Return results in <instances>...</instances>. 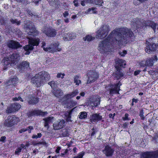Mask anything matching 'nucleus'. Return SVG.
Returning <instances> with one entry per match:
<instances>
[{
	"label": "nucleus",
	"mask_w": 158,
	"mask_h": 158,
	"mask_svg": "<svg viewBox=\"0 0 158 158\" xmlns=\"http://www.w3.org/2000/svg\"><path fill=\"white\" fill-rule=\"evenodd\" d=\"M121 85V84L119 82L116 85H109L106 87V88L107 91H109V94L110 95H113L114 94L118 93V91L120 90L119 87Z\"/></svg>",
	"instance_id": "nucleus-7"
},
{
	"label": "nucleus",
	"mask_w": 158,
	"mask_h": 158,
	"mask_svg": "<svg viewBox=\"0 0 158 158\" xmlns=\"http://www.w3.org/2000/svg\"><path fill=\"white\" fill-rule=\"evenodd\" d=\"M7 19L6 16H0V23L1 24V25H5L6 24Z\"/></svg>",
	"instance_id": "nucleus-32"
},
{
	"label": "nucleus",
	"mask_w": 158,
	"mask_h": 158,
	"mask_svg": "<svg viewBox=\"0 0 158 158\" xmlns=\"http://www.w3.org/2000/svg\"><path fill=\"white\" fill-rule=\"evenodd\" d=\"M127 53V52L125 50H121L119 52V54L122 56H124Z\"/></svg>",
	"instance_id": "nucleus-47"
},
{
	"label": "nucleus",
	"mask_w": 158,
	"mask_h": 158,
	"mask_svg": "<svg viewBox=\"0 0 158 158\" xmlns=\"http://www.w3.org/2000/svg\"><path fill=\"white\" fill-rule=\"evenodd\" d=\"M157 60V57L155 56L154 57L148 59L146 61V66L151 67L153 66L154 63Z\"/></svg>",
	"instance_id": "nucleus-21"
},
{
	"label": "nucleus",
	"mask_w": 158,
	"mask_h": 158,
	"mask_svg": "<svg viewBox=\"0 0 158 158\" xmlns=\"http://www.w3.org/2000/svg\"><path fill=\"white\" fill-rule=\"evenodd\" d=\"M11 116L12 121L13 123V125L17 124L19 121V119L18 118L15 117V116Z\"/></svg>",
	"instance_id": "nucleus-34"
},
{
	"label": "nucleus",
	"mask_w": 158,
	"mask_h": 158,
	"mask_svg": "<svg viewBox=\"0 0 158 158\" xmlns=\"http://www.w3.org/2000/svg\"><path fill=\"white\" fill-rule=\"evenodd\" d=\"M49 4L55 8H59L60 6V2L58 0H47Z\"/></svg>",
	"instance_id": "nucleus-19"
},
{
	"label": "nucleus",
	"mask_w": 158,
	"mask_h": 158,
	"mask_svg": "<svg viewBox=\"0 0 158 158\" xmlns=\"http://www.w3.org/2000/svg\"><path fill=\"white\" fill-rule=\"evenodd\" d=\"M20 59V56L17 53L13 54L10 57H5L2 60L4 66V69H6L10 65L12 66H17L18 65V63Z\"/></svg>",
	"instance_id": "nucleus-5"
},
{
	"label": "nucleus",
	"mask_w": 158,
	"mask_h": 158,
	"mask_svg": "<svg viewBox=\"0 0 158 158\" xmlns=\"http://www.w3.org/2000/svg\"><path fill=\"white\" fill-rule=\"evenodd\" d=\"M110 30L108 25H102L97 32V37L101 39L105 38L107 35Z\"/></svg>",
	"instance_id": "nucleus-6"
},
{
	"label": "nucleus",
	"mask_w": 158,
	"mask_h": 158,
	"mask_svg": "<svg viewBox=\"0 0 158 158\" xmlns=\"http://www.w3.org/2000/svg\"><path fill=\"white\" fill-rule=\"evenodd\" d=\"M83 39L84 41H87L89 42L93 40L94 39V37H93L90 35H88L85 36V37H83Z\"/></svg>",
	"instance_id": "nucleus-35"
},
{
	"label": "nucleus",
	"mask_w": 158,
	"mask_h": 158,
	"mask_svg": "<svg viewBox=\"0 0 158 158\" xmlns=\"http://www.w3.org/2000/svg\"><path fill=\"white\" fill-rule=\"evenodd\" d=\"M21 108L20 105L17 103H15L11 105L10 106L7 108V113H11L18 110Z\"/></svg>",
	"instance_id": "nucleus-11"
},
{
	"label": "nucleus",
	"mask_w": 158,
	"mask_h": 158,
	"mask_svg": "<svg viewBox=\"0 0 158 158\" xmlns=\"http://www.w3.org/2000/svg\"><path fill=\"white\" fill-rule=\"evenodd\" d=\"M10 22L12 24H16L17 25H19L21 23V22L19 21H18L16 19H14L11 18L10 19Z\"/></svg>",
	"instance_id": "nucleus-38"
},
{
	"label": "nucleus",
	"mask_w": 158,
	"mask_h": 158,
	"mask_svg": "<svg viewBox=\"0 0 158 158\" xmlns=\"http://www.w3.org/2000/svg\"><path fill=\"white\" fill-rule=\"evenodd\" d=\"M133 25L134 28L137 29L141 27L144 29L147 26H150L154 30L156 29V24L150 21H145L143 19L139 18H136L133 19Z\"/></svg>",
	"instance_id": "nucleus-4"
},
{
	"label": "nucleus",
	"mask_w": 158,
	"mask_h": 158,
	"mask_svg": "<svg viewBox=\"0 0 158 158\" xmlns=\"http://www.w3.org/2000/svg\"><path fill=\"white\" fill-rule=\"evenodd\" d=\"M134 34L130 29L126 27L116 28L109 35L107 38L102 41L99 45V49H106L109 43L114 41V44L117 43L120 45H123L129 41L130 38Z\"/></svg>",
	"instance_id": "nucleus-1"
},
{
	"label": "nucleus",
	"mask_w": 158,
	"mask_h": 158,
	"mask_svg": "<svg viewBox=\"0 0 158 158\" xmlns=\"http://www.w3.org/2000/svg\"><path fill=\"white\" fill-rule=\"evenodd\" d=\"M114 76L117 78V80L119 79L121 77H123V75L120 71L117 70L114 74Z\"/></svg>",
	"instance_id": "nucleus-31"
},
{
	"label": "nucleus",
	"mask_w": 158,
	"mask_h": 158,
	"mask_svg": "<svg viewBox=\"0 0 158 158\" xmlns=\"http://www.w3.org/2000/svg\"><path fill=\"white\" fill-rule=\"evenodd\" d=\"M86 12L88 14L96 13L97 11L95 10V8L92 7L89 8L86 11Z\"/></svg>",
	"instance_id": "nucleus-40"
},
{
	"label": "nucleus",
	"mask_w": 158,
	"mask_h": 158,
	"mask_svg": "<svg viewBox=\"0 0 158 158\" xmlns=\"http://www.w3.org/2000/svg\"><path fill=\"white\" fill-rule=\"evenodd\" d=\"M43 120L45 121L44 126L45 127H47L48 128L49 124L52 123L54 121V118L52 117L45 118Z\"/></svg>",
	"instance_id": "nucleus-22"
},
{
	"label": "nucleus",
	"mask_w": 158,
	"mask_h": 158,
	"mask_svg": "<svg viewBox=\"0 0 158 158\" xmlns=\"http://www.w3.org/2000/svg\"><path fill=\"white\" fill-rule=\"evenodd\" d=\"M64 21L65 23H68L69 22V20L68 19L66 18L64 19Z\"/></svg>",
	"instance_id": "nucleus-63"
},
{
	"label": "nucleus",
	"mask_w": 158,
	"mask_h": 158,
	"mask_svg": "<svg viewBox=\"0 0 158 158\" xmlns=\"http://www.w3.org/2000/svg\"><path fill=\"white\" fill-rule=\"evenodd\" d=\"M64 120H59L53 124L54 129L58 130L62 128L64 125Z\"/></svg>",
	"instance_id": "nucleus-14"
},
{
	"label": "nucleus",
	"mask_w": 158,
	"mask_h": 158,
	"mask_svg": "<svg viewBox=\"0 0 158 158\" xmlns=\"http://www.w3.org/2000/svg\"><path fill=\"white\" fill-rule=\"evenodd\" d=\"M129 115L128 114L126 113L125 114V116L124 117H123V120L125 121L126 120H129V118H128V116Z\"/></svg>",
	"instance_id": "nucleus-53"
},
{
	"label": "nucleus",
	"mask_w": 158,
	"mask_h": 158,
	"mask_svg": "<svg viewBox=\"0 0 158 158\" xmlns=\"http://www.w3.org/2000/svg\"><path fill=\"white\" fill-rule=\"evenodd\" d=\"M29 63L27 61H23L19 65H17V67L19 69L23 70L29 67Z\"/></svg>",
	"instance_id": "nucleus-20"
},
{
	"label": "nucleus",
	"mask_w": 158,
	"mask_h": 158,
	"mask_svg": "<svg viewBox=\"0 0 158 158\" xmlns=\"http://www.w3.org/2000/svg\"><path fill=\"white\" fill-rule=\"evenodd\" d=\"M76 36V34L72 32H69L68 34H64L63 36V39L64 40L67 41L68 40V38L69 39H74Z\"/></svg>",
	"instance_id": "nucleus-17"
},
{
	"label": "nucleus",
	"mask_w": 158,
	"mask_h": 158,
	"mask_svg": "<svg viewBox=\"0 0 158 158\" xmlns=\"http://www.w3.org/2000/svg\"><path fill=\"white\" fill-rule=\"evenodd\" d=\"M139 65L141 67H144L146 66V61L144 60H142L139 64Z\"/></svg>",
	"instance_id": "nucleus-48"
},
{
	"label": "nucleus",
	"mask_w": 158,
	"mask_h": 158,
	"mask_svg": "<svg viewBox=\"0 0 158 158\" xmlns=\"http://www.w3.org/2000/svg\"><path fill=\"white\" fill-rule=\"evenodd\" d=\"M61 148L59 147H58L56 149V152L57 153H59V151L60 150Z\"/></svg>",
	"instance_id": "nucleus-57"
},
{
	"label": "nucleus",
	"mask_w": 158,
	"mask_h": 158,
	"mask_svg": "<svg viewBox=\"0 0 158 158\" xmlns=\"http://www.w3.org/2000/svg\"><path fill=\"white\" fill-rule=\"evenodd\" d=\"M27 100L28 102L31 104H36L38 102V99L37 98L33 96L28 98Z\"/></svg>",
	"instance_id": "nucleus-24"
},
{
	"label": "nucleus",
	"mask_w": 158,
	"mask_h": 158,
	"mask_svg": "<svg viewBox=\"0 0 158 158\" xmlns=\"http://www.w3.org/2000/svg\"><path fill=\"white\" fill-rule=\"evenodd\" d=\"M27 13L31 16H36V17L38 16V15L36 13H35V12H32V11L29 10H28L27 11Z\"/></svg>",
	"instance_id": "nucleus-42"
},
{
	"label": "nucleus",
	"mask_w": 158,
	"mask_h": 158,
	"mask_svg": "<svg viewBox=\"0 0 158 158\" xmlns=\"http://www.w3.org/2000/svg\"><path fill=\"white\" fill-rule=\"evenodd\" d=\"M84 155V152H81L78 154V156H75L74 158H82Z\"/></svg>",
	"instance_id": "nucleus-49"
},
{
	"label": "nucleus",
	"mask_w": 158,
	"mask_h": 158,
	"mask_svg": "<svg viewBox=\"0 0 158 158\" xmlns=\"http://www.w3.org/2000/svg\"><path fill=\"white\" fill-rule=\"evenodd\" d=\"M29 50H24V52H23V55H29L30 53V52L29 51Z\"/></svg>",
	"instance_id": "nucleus-54"
},
{
	"label": "nucleus",
	"mask_w": 158,
	"mask_h": 158,
	"mask_svg": "<svg viewBox=\"0 0 158 158\" xmlns=\"http://www.w3.org/2000/svg\"><path fill=\"white\" fill-rule=\"evenodd\" d=\"M88 79L87 83H90L94 81L98 77V74L94 71H89L87 74Z\"/></svg>",
	"instance_id": "nucleus-8"
},
{
	"label": "nucleus",
	"mask_w": 158,
	"mask_h": 158,
	"mask_svg": "<svg viewBox=\"0 0 158 158\" xmlns=\"http://www.w3.org/2000/svg\"><path fill=\"white\" fill-rule=\"evenodd\" d=\"M43 32L47 36L50 37H53L56 35V30L53 28H45Z\"/></svg>",
	"instance_id": "nucleus-10"
},
{
	"label": "nucleus",
	"mask_w": 158,
	"mask_h": 158,
	"mask_svg": "<svg viewBox=\"0 0 158 158\" xmlns=\"http://www.w3.org/2000/svg\"><path fill=\"white\" fill-rule=\"evenodd\" d=\"M48 84L51 86L52 88L54 89L57 86L59 83L57 81H52L49 82Z\"/></svg>",
	"instance_id": "nucleus-36"
},
{
	"label": "nucleus",
	"mask_w": 158,
	"mask_h": 158,
	"mask_svg": "<svg viewBox=\"0 0 158 158\" xmlns=\"http://www.w3.org/2000/svg\"><path fill=\"white\" fill-rule=\"evenodd\" d=\"M128 125V124L126 123H124L123 124V127L124 128H126L127 127V126Z\"/></svg>",
	"instance_id": "nucleus-62"
},
{
	"label": "nucleus",
	"mask_w": 158,
	"mask_h": 158,
	"mask_svg": "<svg viewBox=\"0 0 158 158\" xmlns=\"http://www.w3.org/2000/svg\"><path fill=\"white\" fill-rule=\"evenodd\" d=\"M78 93V90L76 89L73 91L72 92L64 96V98L66 99H69L73 98V97L76 96Z\"/></svg>",
	"instance_id": "nucleus-23"
},
{
	"label": "nucleus",
	"mask_w": 158,
	"mask_h": 158,
	"mask_svg": "<svg viewBox=\"0 0 158 158\" xmlns=\"http://www.w3.org/2000/svg\"><path fill=\"white\" fill-rule=\"evenodd\" d=\"M115 62L117 64L121 67H124V66L126 65L125 60L119 59H117L115 60Z\"/></svg>",
	"instance_id": "nucleus-27"
},
{
	"label": "nucleus",
	"mask_w": 158,
	"mask_h": 158,
	"mask_svg": "<svg viewBox=\"0 0 158 158\" xmlns=\"http://www.w3.org/2000/svg\"><path fill=\"white\" fill-rule=\"evenodd\" d=\"M146 49H158V44L154 43H150L146 41Z\"/></svg>",
	"instance_id": "nucleus-16"
},
{
	"label": "nucleus",
	"mask_w": 158,
	"mask_h": 158,
	"mask_svg": "<svg viewBox=\"0 0 158 158\" xmlns=\"http://www.w3.org/2000/svg\"><path fill=\"white\" fill-rule=\"evenodd\" d=\"M56 24L57 26L59 28L61 27L63 25V21L60 20H58L56 23Z\"/></svg>",
	"instance_id": "nucleus-39"
},
{
	"label": "nucleus",
	"mask_w": 158,
	"mask_h": 158,
	"mask_svg": "<svg viewBox=\"0 0 158 158\" xmlns=\"http://www.w3.org/2000/svg\"><path fill=\"white\" fill-rule=\"evenodd\" d=\"M65 74L64 73H58L56 77L57 78H61L63 79L64 77Z\"/></svg>",
	"instance_id": "nucleus-46"
},
{
	"label": "nucleus",
	"mask_w": 158,
	"mask_h": 158,
	"mask_svg": "<svg viewBox=\"0 0 158 158\" xmlns=\"http://www.w3.org/2000/svg\"><path fill=\"white\" fill-rule=\"evenodd\" d=\"M140 70H137V71H136L134 73V75H135V76H136L137 75H138V74H139V73H140Z\"/></svg>",
	"instance_id": "nucleus-58"
},
{
	"label": "nucleus",
	"mask_w": 158,
	"mask_h": 158,
	"mask_svg": "<svg viewBox=\"0 0 158 158\" xmlns=\"http://www.w3.org/2000/svg\"><path fill=\"white\" fill-rule=\"evenodd\" d=\"M91 1V0H82L81 2V4L82 6H84L85 4L87 3L90 2Z\"/></svg>",
	"instance_id": "nucleus-44"
},
{
	"label": "nucleus",
	"mask_w": 158,
	"mask_h": 158,
	"mask_svg": "<svg viewBox=\"0 0 158 158\" xmlns=\"http://www.w3.org/2000/svg\"><path fill=\"white\" fill-rule=\"evenodd\" d=\"M42 136V135L40 133H38L37 135H33L32 137L34 139H37L38 138H40Z\"/></svg>",
	"instance_id": "nucleus-45"
},
{
	"label": "nucleus",
	"mask_w": 158,
	"mask_h": 158,
	"mask_svg": "<svg viewBox=\"0 0 158 158\" xmlns=\"http://www.w3.org/2000/svg\"><path fill=\"white\" fill-rule=\"evenodd\" d=\"M73 3L74 4V6H78V3L77 0H74V1H73Z\"/></svg>",
	"instance_id": "nucleus-56"
},
{
	"label": "nucleus",
	"mask_w": 158,
	"mask_h": 158,
	"mask_svg": "<svg viewBox=\"0 0 158 158\" xmlns=\"http://www.w3.org/2000/svg\"><path fill=\"white\" fill-rule=\"evenodd\" d=\"M33 129V127L29 126L27 127L26 128H23L19 131V132L20 133L25 132L28 131L29 133H30L31 132V130Z\"/></svg>",
	"instance_id": "nucleus-30"
},
{
	"label": "nucleus",
	"mask_w": 158,
	"mask_h": 158,
	"mask_svg": "<svg viewBox=\"0 0 158 158\" xmlns=\"http://www.w3.org/2000/svg\"><path fill=\"white\" fill-rule=\"evenodd\" d=\"M143 158H158V151L155 152H146L143 154Z\"/></svg>",
	"instance_id": "nucleus-12"
},
{
	"label": "nucleus",
	"mask_w": 158,
	"mask_h": 158,
	"mask_svg": "<svg viewBox=\"0 0 158 158\" xmlns=\"http://www.w3.org/2000/svg\"><path fill=\"white\" fill-rule=\"evenodd\" d=\"M85 95V93L84 92H81L80 93L81 96L83 97Z\"/></svg>",
	"instance_id": "nucleus-64"
},
{
	"label": "nucleus",
	"mask_w": 158,
	"mask_h": 158,
	"mask_svg": "<svg viewBox=\"0 0 158 158\" xmlns=\"http://www.w3.org/2000/svg\"><path fill=\"white\" fill-rule=\"evenodd\" d=\"M96 100L94 102H92L91 104L92 106H96L100 103V98L98 96L95 97Z\"/></svg>",
	"instance_id": "nucleus-33"
},
{
	"label": "nucleus",
	"mask_w": 158,
	"mask_h": 158,
	"mask_svg": "<svg viewBox=\"0 0 158 158\" xmlns=\"http://www.w3.org/2000/svg\"><path fill=\"white\" fill-rule=\"evenodd\" d=\"M24 24L26 32L28 35H30V39L29 40V44L23 46V48L24 49H33V46H37L39 44V39L32 38L37 36L38 32L31 21H26L24 22Z\"/></svg>",
	"instance_id": "nucleus-2"
},
{
	"label": "nucleus",
	"mask_w": 158,
	"mask_h": 158,
	"mask_svg": "<svg viewBox=\"0 0 158 158\" xmlns=\"http://www.w3.org/2000/svg\"><path fill=\"white\" fill-rule=\"evenodd\" d=\"M69 15V13L68 11H66L64 12L63 13V16L64 17L66 18Z\"/></svg>",
	"instance_id": "nucleus-55"
},
{
	"label": "nucleus",
	"mask_w": 158,
	"mask_h": 158,
	"mask_svg": "<svg viewBox=\"0 0 158 158\" xmlns=\"http://www.w3.org/2000/svg\"><path fill=\"white\" fill-rule=\"evenodd\" d=\"M49 48L50 49L52 48L53 49H61V48L60 47L59 43L58 42L56 43L53 42L51 44Z\"/></svg>",
	"instance_id": "nucleus-26"
},
{
	"label": "nucleus",
	"mask_w": 158,
	"mask_h": 158,
	"mask_svg": "<svg viewBox=\"0 0 158 158\" xmlns=\"http://www.w3.org/2000/svg\"><path fill=\"white\" fill-rule=\"evenodd\" d=\"M13 101L20 100L22 102H23V100H22V98L19 96L18 98L15 97V98H13Z\"/></svg>",
	"instance_id": "nucleus-52"
},
{
	"label": "nucleus",
	"mask_w": 158,
	"mask_h": 158,
	"mask_svg": "<svg viewBox=\"0 0 158 158\" xmlns=\"http://www.w3.org/2000/svg\"><path fill=\"white\" fill-rule=\"evenodd\" d=\"M102 119V116L100 114H93L90 115V120L93 122H96L101 120Z\"/></svg>",
	"instance_id": "nucleus-13"
},
{
	"label": "nucleus",
	"mask_w": 158,
	"mask_h": 158,
	"mask_svg": "<svg viewBox=\"0 0 158 158\" xmlns=\"http://www.w3.org/2000/svg\"><path fill=\"white\" fill-rule=\"evenodd\" d=\"M103 152L107 156H111L113 154L114 150L110 147L107 146L106 147L105 149L103 151Z\"/></svg>",
	"instance_id": "nucleus-18"
},
{
	"label": "nucleus",
	"mask_w": 158,
	"mask_h": 158,
	"mask_svg": "<svg viewBox=\"0 0 158 158\" xmlns=\"http://www.w3.org/2000/svg\"><path fill=\"white\" fill-rule=\"evenodd\" d=\"M87 117V114L85 112H81L79 116V118L81 119H84Z\"/></svg>",
	"instance_id": "nucleus-37"
},
{
	"label": "nucleus",
	"mask_w": 158,
	"mask_h": 158,
	"mask_svg": "<svg viewBox=\"0 0 158 158\" xmlns=\"http://www.w3.org/2000/svg\"><path fill=\"white\" fill-rule=\"evenodd\" d=\"M6 137L5 136L2 137L0 139V141L4 142Z\"/></svg>",
	"instance_id": "nucleus-59"
},
{
	"label": "nucleus",
	"mask_w": 158,
	"mask_h": 158,
	"mask_svg": "<svg viewBox=\"0 0 158 158\" xmlns=\"http://www.w3.org/2000/svg\"><path fill=\"white\" fill-rule=\"evenodd\" d=\"M79 77L76 76L75 77L74 79V82L76 83V85H79V84L81 83V81L78 79Z\"/></svg>",
	"instance_id": "nucleus-41"
},
{
	"label": "nucleus",
	"mask_w": 158,
	"mask_h": 158,
	"mask_svg": "<svg viewBox=\"0 0 158 158\" xmlns=\"http://www.w3.org/2000/svg\"><path fill=\"white\" fill-rule=\"evenodd\" d=\"M53 93L54 95L57 97H59L63 94V93L60 89L54 90L53 91Z\"/></svg>",
	"instance_id": "nucleus-29"
},
{
	"label": "nucleus",
	"mask_w": 158,
	"mask_h": 158,
	"mask_svg": "<svg viewBox=\"0 0 158 158\" xmlns=\"http://www.w3.org/2000/svg\"><path fill=\"white\" fill-rule=\"evenodd\" d=\"M154 50H147L146 51V52L148 53V54H150L152 52V51H154Z\"/></svg>",
	"instance_id": "nucleus-61"
},
{
	"label": "nucleus",
	"mask_w": 158,
	"mask_h": 158,
	"mask_svg": "<svg viewBox=\"0 0 158 158\" xmlns=\"http://www.w3.org/2000/svg\"><path fill=\"white\" fill-rule=\"evenodd\" d=\"M18 79L16 77H14L13 78H10L9 80L6 81L5 84L6 86H13L14 84L16 83L18 81Z\"/></svg>",
	"instance_id": "nucleus-15"
},
{
	"label": "nucleus",
	"mask_w": 158,
	"mask_h": 158,
	"mask_svg": "<svg viewBox=\"0 0 158 158\" xmlns=\"http://www.w3.org/2000/svg\"><path fill=\"white\" fill-rule=\"evenodd\" d=\"M7 45L9 48L14 49L21 48L22 47V46L20 45L18 42L11 40L8 41Z\"/></svg>",
	"instance_id": "nucleus-9"
},
{
	"label": "nucleus",
	"mask_w": 158,
	"mask_h": 158,
	"mask_svg": "<svg viewBox=\"0 0 158 158\" xmlns=\"http://www.w3.org/2000/svg\"><path fill=\"white\" fill-rule=\"evenodd\" d=\"M50 78L48 73L45 71H42L32 77L31 79V83L35 86L40 87Z\"/></svg>",
	"instance_id": "nucleus-3"
},
{
	"label": "nucleus",
	"mask_w": 158,
	"mask_h": 158,
	"mask_svg": "<svg viewBox=\"0 0 158 158\" xmlns=\"http://www.w3.org/2000/svg\"><path fill=\"white\" fill-rule=\"evenodd\" d=\"M17 2L19 3H23L24 2L25 0H15Z\"/></svg>",
	"instance_id": "nucleus-60"
},
{
	"label": "nucleus",
	"mask_w": 158,
	"mask_h": 158,
	"mask_svg": "<svg viewBox=\"0 0 158 158\" xmlns=\"http://www.w3.org/2000/svg\"><path fill=\"white\" fill-rule=\"evenodd\" d=\"M93 2L96 5L100 6L102 5V4L103 2L102 0H93Z\"/></svg>",
	"instance_id": "nucleus-43"
},
{
	"label": "nucleus",
	"mask_w": 158,
	"mask_h": 158,
	"mask_svg": "<svg viewBox=\"0 0 158 158\" xmlns=\"http://www.w3.org/2000/svg\"><path fill=\"white\" fill-rule=\"evenodd\" d=\"M22 150L21 148H20L19 147L17 149L16 151H15V153L16 155H19V153L21 152Z\"/></svg>",
	"instance_id": "nucleus-51"
},
{
	"label": "nucleus",
	"mask_w": 158,
	"mask_h": 158,
	"mask_svg": "<svg viewBox=\"0 0 158 158\" xmlns=\"http://www.w3.org/2000/svg\"><path fill=\"white\" fill-rule=\"evenodd\" d=\"M11 116H9L5 122V125L8 127H11L13 126Z\"/></svg>",
	"instance_id": "nucleus-28"
},
{
	"label": "nucleus",
	"mask_w": 158,
	"mask_h": 158,
	"mask_svg": "<svg viewBox=\"0 0 158 158\" xmlns=\"http://www.w3.org/2000/svg\"><path fill=\"white\" fill-rule=\"evenodd\" d=\"M143 110H141L139 113V115L141 117V119H144V117L143 115Z\"/></svg>",
	"instance_id": "nucleus-50"
},
{
	"label": "nucleus",
	"mask_w": 158,
	"mask_h": 158,
	"mask_svg": "<svg viewBox=\"0 0 158 158\" xmlns=\"http://www.w3.org/2000/svg\"><path fill=\"white\" fill-rule=\"evenodd\" d=\"M47 112H42L40 110H35L32 112V115H42L44 116L47 114Z\"/></svg>",
	"instance_id": "nucleus-25"
}]
</instances>
